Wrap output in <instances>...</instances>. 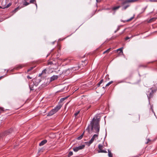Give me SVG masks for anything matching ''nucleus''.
<instances>
[{
    "label": "nucleus",
    "mask_w": 157,
    "mask_h": 157,
    "mask_svg": "<svg viewBox=\"0 0 157 157\" xmlns=\"http://www.w3.org/2000/svg\"><path fill=\"white\" fill-rule=\"evenodd\" d=\"M2 110V109L1 108H0V113H1V111Z\"/></svg>",
    "instance_id": "nucleus-29"
},
{
    "label": "nucleus",
    "mask_w": 157,
    "mask_h": 157,
    "mask_svg": "<svg viewBox=\"0 0 157 157\" xmlns=\"http://www.w3.org/2000/svg\"><path fill=\"white\" fill-rule=\"evenodd\" d=\"M27 78H29V79H31V78H32L31 77H30L29 76H27Z\"/></svg>",
    "instance_id": "nucleus-28"
},
{
    "label": "nucleus",
    "mask_w": 157,
    "mask_h": 157,
    "mask_svg": "<svg viewBox=\"0 0 157 157\" xmlns=\"http://www.w3.org/2000/svg\"><path fill=\"white\" fill-rule=\"evenodd\" d=\"M65 99H66V98H62L60 99V101H63L65 100Z\"/></svg>",
    "instance_id": "nucleus-26"
},
{
    "label": "nucleus",
    "mask_w": 157,
    "mask_h": 157,
    "mask_svg": "<svg viewBox=\"0 0 157 157\" xmlns=\"http://www.w3.org/2000/svg\"><path fill=\"white\" fill-rule=\"evenodd\" d=\"M134 17L133 16L132 17H131L130 19L127 20L126 21H124V22H125L126 21H129L132 20L134 18Z\"/></svg>",
    "instance_id": "nucleus-19"
},
{
    "label": "nucleus",
    "mask_w": 157,
    "mask_h": 157,
    "mask_svg": "<svg viewBox=\"0 0 157 157\" xmlns=\"http://www.w3.org/2000/svg\"><path fill=\"white\" fill-rule=\"evenodd\" d=\"M72 155H73V152L72 151H70L69 153L68 154V157H69L71 156Z\"/></svg>",
    "instance_id": "nucleus-17"
},
{
    "label": "nucleus",
    "mask_w": 157,
    "mask_h": 157,
    "mask_svg": "<svg viewBox=\"0 0 157 157\" xmlns=\"http://www.w3.org/2000/svg\"><path fill=\"white\" fill-rule=\"evenodd\" d=\"M35 79H33L32 81L29 84V87L30 90H33L35 89L34 87V85H33V84L34 82L35 81Z\"/></svg>",
    "instance_id": "nucleus-5"
},
{
    "label": "nucleus",
    "mask_w": 157,
    "mask_h": 157,
    "mask_svg": "<svg viewBox=\"0 0 157 157\" xmlns=\"http://www.w3.org/2000/svg\"><path fill=\"white\" fill-rule=\"evenodd\" d=\"M103 80L102 79L100 81V82L98 83L97 84L98 86H100V84L103 82Z\"/></svg>",
    "instance_id": "nucleus-18"
},
{
    "label": "nucleus",
    "mask_w": 157,
    "mask_h": 157,
    "mask_svg": "<svg viewBox=\"0 0 157 157\" xmlns=\"http://www.w3.org/2000/svg\"><path fill=\"white\" fill-rule=\"evenodd\" d=\"M10 5V3L9 4H8L7 6H6V8H8L9 7V5Z\"/></svg>",
    "instance_id": "nucleus-30"
},
{
    "label": "nucleus",
    "mask_w": 157,
    "mask_h": 157,
    "mask_svg": "<svg viewBox=\"0 0 157 157\" xmlns=\"http://www.w3.org/2000/svg\"><path fill=\"white\" fill-rule=\"evenodd\" d=\"M91 107V106L90 105H89L87 109H88L90 108V107Z\"/></svg>",
    "instance_id": "nucleus-33"
},
{
    "label": "nucleus",
    "mask_w": 157,
    "mask_h": 157,
    "mask_svg": "<svg viewBox=\"0 0 157 157\" xmlns=\"http://www.w3.org/2000/svg\"><path fill=\"white\" fill-rule=\"evenodd\" d=\"M130 38V37H126L125 38V40H127L129 39Z\"/></svg>",
    "instance_id": "nucleus-27"
},
{
    "label": "nucleus",
    "mask_w": 157,
    "mask_h": 157,
    "mask_svg": "<svg viewBox=\"0 0 157 157\" xmlns=\"http://www.w3.org/2000/svg\"><path fill=\"white\" fill-rule=\"evenodd\" d=\"M62 105L59 104L57 105L54 109L50 111L48 113L47 116H50L55 113L61 108Z\"/></svg>",
    "instance_id": "nucleus-2"
},
{
    "label": "nucleus",
    "mask_w": 157,
    "mask_h": 157,
    "mask_svg": "<svg viewBox=\"0 0 157 157\" xmlns=\"http://www.w3.org/2000/svg\"><path fill=\"white\" fill-rule=\"evenodd\" d=\"M35 5H36V6L37 7V4L36 3Z\"/></svg>",
    "instance_id": "nucleus-34"
},
{
    "label": "nucleus",
    "mask_w": 157,
    "mask_h": 157,
    "mask_svg": "<svg viewBox=\"0 0 157 157\" xmlns=\"http://www.w3.org/2000/svg\"><path fill=\"white\" fill-rule=\"evenodd\" d=\"M111 48H109L107 50H106L105 51V52H103V54H105V53H108L109 52L110 49H111Z\"/></svg>",
    "instance_id": "nucleus-11"
},
{
    "label": "nucleus",
    "mask_w": 157,
    "mask_h": 157,
    "mask_svg": "<svg viewBox=\"0 0 157 157\" xmlns=\"http://www.w3.org/2000/svg\"><path fill=\"white\" fill-rule=\"evenodd\" d=\"M84 133V132H83L80 136L78 137L77 138V139L78 140H80L82 139Z\"/></svg>",
    "instance_id": "nucleus-10"
},
{
    "label": "nucleus",
    "mask_w": 157,
    "mask_h": 157,
    "mask_svg": "<svg viewBox=\"0 0 157 157\" xmlns=\"http://www.w3.org/2000/svg\"><path fill=\"white\" fill-rule=\"evenodd\" d=\"M58 78L57 75H53L50 78V81H52Z\"/></svg>",
    "instance_id": "nucleus-7"
},
{
    "label": "nucleus",
    "mask_w": 157,
    "mask_h": 157,
    "mask_svg": "<svg viewBox=\"0 0 157 157\" xmlns=\"http://www.w3.org/2000/svg\"><path fill=\"white\" fill-rule=\"evenodd\" d=\"M21 8H19V7H17L13 11V12H14V13L17 11L18 10L20 9Z\"/></svg>",
    "instance_id": "nucleus-12"
},
{
    "label": "nucleus",
    "mask_w": 157,
    "mask_h": 157,
    "mask_svg": "<svg viewBox=\"0 0 157 157\" xmlns=\"http://www.w3.org/2000/svg\"><path fill=\"white\" fill-rule=\"evenodd\" d=\"M108 156L109 157H112L113 155L111 153V151L109 150H108Z\"/></svg>",
    "instance_id": "nucleus-9"
},
{
    "label": "nucleus",
    "mask_w": 157,
    "mask_h": 157,
    "mask_svg": "<svg viewBox=\"0 0 157 157\" xmlns=\"http://www.w3.org/2000/svg\"><path fill=\"white\" fill-rule=\"evenodd\" d=\"M120 7V6H118L116 7H114L113 8V10H115L118 9Z\"/></svg>",
    "instance_id": "nucleus-13"
},
{
    "label": "nucleus",
    "mask_w": 157,
    "mask_h": 157,
    "mask_svg": "<svg viewBox=\"0 0 157 157\" xmlns=\"http://www.w3.org/2000/svg\"><path fill=\"white\" fill-rule=\"evenodd\" d=\"M40 151H40H38V152H39Z\"/></svg>",
    "instance_id": "nucleus-36"
},
{
    "label": "nucleus",
    "mask_w": 157,
    "mask_h": 157,
    "mask_svg": "<svg viewBox=\"0 0 157 157\" xmlns=\"http://www.w3.org/2000/svg\"><path fill=\"white\" fill-rule=\"evenodd\" d=\"M99 150L98 153H107V151L105 149H104V146L101 144H99L98 146Z\"/></svg>",
    "instance_id": "nucleus-3"
},
{
    "label": "nucleus",
    "mask_w": 157,
    "mask_h": 157,
    "mask_svg": "<svg viewBox=\"0 0 157 157\" xmlns=\"http://www.w3.org/2000/svg\"><path fill=\"white\" fill-rule=\"evenodd\" d=\"M85 145H82L78 147H76L73 148V150L75 152L78 151L80 150L83 149L84 148Z\"/></svg>",
    "instance_id": "nucleus-4"
},
{
    "label": "nucleus",
    "mask_w": 157,
    "mask_h": 157,
    "mask_svg": "<svg viewBox=\"0 0 157 157\" xmlns=\"http://www.w3.org/2000/svg\"><path fill=\"white\" fill-rule=\"evenodd\" d=\"M99 121L100 120L99 119H95V118H93L92 120V122H93V124L91 126V129H93L94 125V129L96 131L95 132L97 134L98 133V132L99 131Z\"/></svg>",
    "instance_id": "nucleus-1"
},
{
    "label": "nucleus",
    "mask_w": 157,
    "mask_h": 157,
    "mask_svg": "<svg viewBox=\"0 0 157 157\" xmlns=\"http://www.w3.org/2000/svg\"><path fill=\"white\" fill-rule=\"evenodd\" d=\"M154 92H153V90H152L151 91V92H150L149 94V96H150V97H151L152 96V94H153V93Z\"/></svg>",
    "instance_id": "nucleus-21"
},
{
    "label": "nucleus",
    "mask_w": 157,
    "mask_h": 157,
    "mask_svg": "<svg viewBox=\"0 0 157 157\" xmlns=\"http://www.w3.org/2000/svg\"><path fill=\"white\" fill-rule=\"evenodd\" d=\"M47 142V140H44L42 141L39 144L40 146H42L44 144H45Z\"/></svg>",
    "instance_id": "nucleus-8"
},
{
    "label": "nucleus",
    "mask_w": 157,
    "mask_h": 157,
    "mask_svg": "<svg viewBox=\"0 0 157 157\" xmlns=\"http://www.w3.org/2000/svg\"><path fill=\"white\" fill-rule=\"evenodd\" d=\"M113 81H111L109 82L106 85V86H107L110 85L111 84L113 83Z\"/></svg>",
    "instance_id": "nucleus-15"
},
{
    "label": "nucleus",
    "mask_w": 157,
    "mask_h": 157,
    "mask_svg": "<svg viewBox=\"0 0 157 157\" xmlns=\"http://www.w3.org/2000/svg\"><path fill=\"white\" fill-rule=\"evenodd\" d=\"M98 134H94L92 136L90 140L88 142L89 145H90L94 141V139L95 138H98Z\"/></svg>",
    "instance_id": "nucleus-6"
},
{
    "label": "nucleus",
    "mask_w": 157,
    "mask_h": 157,
    "mask_svg": "<svg viewBox=\"0 0 157 157\" xmlns=\"http://www.w3.org/2000/svg\"><path fill=\"white\" fill-rule=\"evenodd\" d=\"M0 8H2V7H1V6H0Z\"/></svg>",
    "instance_id": "nucleus-35"
},
{
    "label": "nucleus",
    "mask_w": 157,
    "mask_h": 157,
    "mask_svg": "<svg viewBox=\"0 0 157 157\" xmlns=\"http://www.w3.org/2000/svg\"><path fill=\"white\" fill-rule=\"evenodd\" d=\"M25 1L23 3L24 5L27 6L29 4V3L27 2L26 1Z\"/></svg>",
    "instance_id": "nucleus-16"
},
{
    "label": "nucleus",
    "mask_w": 157,
    "mask_h": 157,
    "mask_svg": "<svg viewBox=\"0 0 157 157\" xmlns=\"http://www.w3.org/2000/svg\"><path fill=\"white\" fill-rule=\"evenodd\" d=\"M35 1V0H30L29 3H33Z\"/></svg>",
    "instance_id": "nucleus-23"
},
{
    "label": "nucleus",
    "mask_w": 157,
    "mask_h": 157,
    "mask_svg": "<svg viewBox=\"0 0 157 157\" xmlns=\"http://www.w3.org/2000/svg\"><path fill=\"white\" fill-rule=\"evenodd\" d=\"M96 1L97 2H100V0H96Z\"/></svg>",
    "instance_id": "nucleus-31"
},
{
    "label": "nucleus",
    "mask_w": 157,
    "mask_h": 157,
    "mask_svg": "<svg viewBox=\"0 0 157 157\" xmlns=\"http://www.w3.org/2000/svg\"><path fill=\"white\" fill-rule=\"evenodd\" d=\"M72 69H73V70H76V68H73Z\"/></svg>",
    "instance_id": "nucleus-32"
},
{
    "label": "nucleus",
    "mask_w": 157,
    "mask_h": 157,
    "mask_svg": "<svg viewBox=\"0 0 157 157\" xmlns=\"http://www.w3.org/2000/svg\"><path fill=\"white\" fill-rule=\"evenodd\" d=\"M117 52L119 51L120 52H121L122 53H123V48H120L117 50Z\"/></svg>",
    "instance_id": "nucleus-14"
},
{
    "label": "nucleus",
    "mask_w": 157,
    "mask_h": 157,
    "mask_svg": "<svg viewBox=\"0 0 157 157\" xmlns=\"http://www.w3.org/2000/svg\"><path fill=\"white\" fill-rule=\"evenodd\" d=\"M156 18H153L151 19L149 21L150 22H152V21H153L156 20Z\"/></svg>",
    "instance_id": "nucleus-20"
},
{
    "label": "nucleus",
    "mask_w": 157,
    "mask_h": 157,
    "mask_svg": "<svg viewBox=\"0 0 157 157\" xmlns=\"http://www.w3.org/2000/svg\"><path fill=\"white\" fill-rule=\"evenodd\" d=\"M129 5H128L124 7L123 9L125 10L127 7L129 6Z\"/></svg>",
    "instance_id": "nucleus-22"
},
{
    "label": "nucleus",
    "mask_w": 157,
    "mask_h": 157,
    "mask_svg": "<svg viewBox=\"0 0 157 157\" xmlns=\"http://www.w3.org/2000/svg\"><path fill=\"white\" fill-rule=\"evenodd\" d=\"M33 67H31L30 68V69H28L27 71L28 72H29V71H30L31 70H32L33 69Z\"/></svg>",
    "instance_id": "nucleus-25"
},
{
    "label": "nucleus",
    "mask_w": 157,
    "mask_h": 157,
    "mask_svg": "<svg viewBox=\"0 0 157 157\" xmlns=\"http://www.w3.org/2000/svg\"><path fill=\"white\" fill-rule=\"evenodd\" d=\"M79 111H78V112H76V113H75V114H74L75 116H77L78 115V114L79 113Z\"/></svg>",
    "instance_id": "nucleus-24"
}]
</instances>
